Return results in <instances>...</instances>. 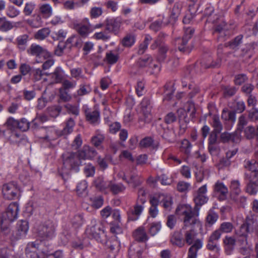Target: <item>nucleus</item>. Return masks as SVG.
<instances>
[{
  "mask_svg": "<svg viewBox=\"0 0 258 258\" xmlns=\"http://www.w3.org/2000/svg\"><path fill=\"white\" fill-rule=\"evenodd\" d=\"M207 186L204 184L193 193V200L195 204L194 209L187 204L178 206L176 210L177 214L180 216L184 224V226L195 224L198 221L197 217L199 215L201 207L207 203L209 198L207 196Z\"/></svg>",
  "mask_w": 258,
  "mask_h": 258,
  "instance_id": "obj_1",
  "label": "nucleus"
},
{
  "mask_svg": "<svg viewBox=\"0 0 258 258\" xmlns=\"http://www.w3.org/2000/svg\"><path fill=\"white\" fill-rule=\"evenodd\" d=\"M184 229V227H183L180 231L174 232L170 239L171 242L173 245H175L179 247L184 245V240L182 233Z\"/></svg>",
  "mask_w": 258,
  "mask_h": 258,
  "instance_id": "obj_19",
  "label": "nucleus"
},
{
  "mask_svg": "<svg viewBox=\"0 0 258 258\" xmlns=\"http://www.w3.org/2000/svg\"><path fill=\"white\" fill-rule=\"evenodd\" d=\"M202 241L199 240L195 244L191 245L188 250L187 258H197L198 251L202 247Z\"/></svg>",
  "mask_w": 258,
  "mask_h": 258,
  "instance_id": "obj_26",
  "label": "nucleus"
},
{
  "mask_svg": "<svg viewBox=\"0 0 258 258\" xmlns=\"http://www.w3.org/2000/svg\"><path fill=\"white\" fill-rule=\"evenodd\" d=\"M242 131L244 136L248 140L253 139L257 134L255 127L251 125L247 126Z\"/></svg>",
  "mask_w": 258,
  "mask_h": 258,
  "instance_id": "obj_36",
  "label": "nucleus"
},
{
  "mask_svg": "<svg viewBox=\"0 0 258 258\" xmlns=\"http://www.w3.org/2000/svg\"><path fill=\"white\" fill-rule=\"evenodd\" d=\"M12 22L8 21L6 17L0 18V30L3 32H7L13 28Z\"/></svg>",
  "mask_w": 258,
  "mask_h": 258,
  "instance_id": "obj_41",
  "label": "nucleus"
},
{
  "mask_svg": "<svg viewBox=\"0 0 258 258\" xmlns=\"http://www.w3.org/2000/svg\"><path fill=\"white\" fill-rule=\"evenodd\" d=\"M153 61L152 57L150 55H146L144 57L140 58L138 61V64L140 67L149 66L152 68L151 62Z\"/></svg>",
  "mask_w": 258,
  "mask_h": 258,
  "instance_id": "obj_52",
  "label": "nucleus"
},
{
  "mask_svg": "<svg viewBox=\"0 0 258 258\" xmlns=\"http://www.w3.org/2000/svg\"><path fill=\"white\" fill-rule=\"evenodd\" d=\"M120 27V22L116 19H110L106 21L105 30L108 32L117 34Z\"/></svg>",
  "mask_w": 258,
  "mask_h": 258,
  "instance_id": "obj_20",
  "label": "nucleus"
},
{
  "mask_svg": "<svg viewBox=\"0 0 258 258\" xmlns=\"http://www.w3.org/2000/svg\"><path fill=\"white\" fill-rule=\"evenodd\" d=\"M141 109L145 116L144 121L149 122L151 120V108L150 100L148 98H144L141 103Z\"/></svg>",
  "mask_w": 258,
  "mask_h": 258,
  "instance_id": "obj_14",
  "label": "nucleus"
},
{
  "mask_svg": "<svg viewBox=\"0 0 258 258\" xmlns=\"http://www.w3.org/2000/svg\"><path fill=\"white\" fill-rule=\"evenodd\" d=\"M184 36L181 39L178 38L176 41L178 44L179 50L185 53H189L191 51L192 47L187 45V42L192 36L195 30L190 27H184Z\"/></svg>",
  "mask_w": 258,
  "mask_h": 258,
  "instance_id": "obj_7",
  "label": "nucleus"
},
{
  "mask_svg": "<svg viewBox=\"0 0 258 258\" xmlns=\"http://www.w3.org/2000/svg\"><path fill=\"white\" fill-rule=\"evenodd\" d=\"M19 211L18 203L12 202L9 205L6 212L2 214L0 218L12 222L18 218Z\"/></svg>",
  "mask_w": 258,
  "mask_h": 258,
  "instance_id": "obj_10",
  "label": "nucleus"
},
{
  "mask_svg": "<svg viewBox=\"0 0 258 258\" xmlns=\"http://www.w3.org/2000/svg\"><path fill=\"white\" fill-rule=\"evenodd\" d=\"M161 199V203H162L163 207L167 210L170 211L171 209L172 204L171 198L170 196H166L164 194L160 195Z\"/></svg>",
  "mask_w": 258,
  "mask_h": 258,
  "instance_id": "obj_44",
  "label": "nucleus"
},
{
  "mask_svg": "<svg viewBox=\"0 0 258 258\" xmlns=\"http://www.w3.org/2000/svg\"><path fill=\"white\" fill-rule=\"evenodd\" d=\"M192 148V145L188 140L184 139L181 143V150L187 155H189Z\"/></svg>",
  "mask_w": 258,
  "mask_h": 258,
  "instance_id": "obj_55",
  "label": "nucleus"
},
{
  "mask_svg": "<svg viewBox=\"0 0 258 258\" xmlns=\"http://www.w3.org/2000/svg\"><path fill=\"white\" fill-rule=\"evenodd\" d=\"M222 91L225 97H230L236 94L237 89L234 86H224L222 87Z\"/></svg>",
  "mask_w": 258,
  "mask_h": 258,
  "instance_id": "obj_46",
  "label": "nucleus"
},
{
  "mask_svg": "<svg viewBox=\"0 0 258 258\" xmlns=\"http://www.w3.org/2000/svg\"><path fill=\"white\" fill-rule=\"evenodd\" d=\"M175 90L174 88V84L172 82L167 83L164 86V99L169 100L173 96V94Z\"/></svg>",
  "mask_w": 258,
  "mask_h": 258,
  "instance_id": "obj_30",
  "label": "nucleus"
},
{
  "mask_svg": "<svg viewBox=\"0 0 258 258\" xmlns=\"http://www.w3.org/2000/svg\"><path fill=\"white\" fill-rule=\"evenodd\" d=\"M39 12L44 19L50 17L53 13L52 7L48 4H42L39 6Z\"/></svg>",
  "mask_w": 258,
  "mask_h": 258,
  "instance_id": "obj_24",
  "label": "nucleus"
},
{
  "mask_svg": "<svg viewBox=\"0 0 258 258\" xmlns=\"http://www.w3.org/2000/svg\"><path fill=\"white\" fill-rule=\"evenodd\" d=\"M74 28L83 38L87 37L93 31L92 26L88 18L83 19L81 22L75 21L73 23Z\"/></svg>",
  "mask_w": 258,
  "mask_h": 258,
  "instance_id": "obj_9",
  "label": "nucleus"
},
{
  "mask_svg": "<svg viewBox=\"0 0 258 258\" xmlns=\"http://www.w3.org/2000/svg\"><path fill=\"white\" fill-rule=\"evenodd\" d=\"M214 190L219 194L222 200H224L228 194V188L224 183L220 181H217L214 186Z\"/></svg>",
  "mask_w": 258,
  "mask_h": 258,
  "instance_id": "obj_21",
  "label": "nucleus"
},
{
  "mask_svg": "<svg viewBox=\"0 0 258 258\" xmlns=\"http://www.w3.org/2000/svg\"><path fill=\"white\" fill-rule=\"evenodd\" d=\"M108 185V188L114 195L122 192L125 189V186L121 183H116L110 181Z\"/></svg>",
  "mask_w": 258,
  "mask_h": 258,
  "instance_id": "obj_29",
  "label": "nucleus"
},
{
  "mask_svg": "<svg viewBox=\"0 0 258 258\" xmlns=\"http://www.w3.org/2000/svg\"><path fill=\"white\" fill-rule=\"evenodd\" d=\"M50 33L49 28H43L39 30L35 34L34 38L38 40L45 39Z\"/></svg>",
  "mask_w": 258,
  "mask_h": 258,
  "instance_id": "obj_40",
  "label": "nucleus"
},
{
  "mask_svg": "<svg viewBox=\"0 0 258 258\" xmlns=\"http://www.w3.org/2000/svg\"><path fill=\"white\" fill-rule=\"evenodd\" d=\"M214 9L212 7H209L206 8L204 11V15L207 17V21L209 23H217L216 19H218L219 17L214 14Z\"/></svg>",
  "mask_w": 258,
  "mask_h": 258,
  "instance_id": "obj_31",
  "label": "nucleus"
},
{
  "mask_svg": "<svg viewBox=\"0 0 258 258\" xmlns=\"http://www.w3.org/2000/svg\"><path fill=\"white\" fill-rule=\"evenodd\" d=\"M241 237V239H240V241H242V243H244L245 242L247 246L245 247H242L240 249V252L241 254L243 255H248L250 254L251 251V245L248 244L247 243V235L245 234H242L241 235H240Z\"/></svg>",
  "mask_w": 258,
  "mask_h": 258,
  "instance_id": "obj_34",
  "label": "nucleus"
},
{
  "mask_svg": "<svg viewBox=\"0 0 258 258\" xmlns=\"http://www.w3.org/2000/svg\"><path fill=\"white\" fill-rule=\"evenodd\" d=\"M182 6L183 3L180 1L177 2L174 4L170 16V22H175L177 20V18L180 14Z\"/></svg>",
  "mask_w": 258,
  "mask_h": 258,
  "instance_id": "obj_22",
  "label": "nucleus"
},
{
  "mask_svg": "<svg viewBox=\"0 0 258 258\" xmlns=\"http://www.w3.org/2000/svg\"><path fill=\"white\" fill-rule=\"evenodd\" d=\"M105 137L103 134H97L91 139V143L96 148H101V144L104 140Z\"/></svg>",
  "mask_w": 258,
  "mask_h": 258,
  "instance_id": "obj_47",
  "label": "nucleus"
},
{
  "mask_svg": "<svg viewBox=\"0 0 258 258\" xmlns=\"http://www.w3.org/2000/svg\"><path fill=\"white\" fill-rule=\"evenodd\" d=\"M135 37L133 34H126L121 40V44L123 47H130L135 42Z\"/></svg>",
  "mask_w": 258,
  "mask_h": 258,
  "instance_id": "obj_35",
  "label": "nucleus"
},
{
  "mask_svg": "<svg viewBox=\"0 0 258 258\" xmlns=\"http://www.w3.org/2000/svg\"><path fill=\"white\" fill-rule=\"evenodd\" d=\"M207 247L209 250L213 251L215 253L216 256H218L219 255L220 249L218 246L217 242L208 240Z\"/></svg>",
  "mask_w": 258,
  "mask_h": 258,
  "instance_id": "obj_53",
  "label": "nucleus"
},
{
  "mask_svg": "<svg viewBox=\"0 0 258 258\" xmlns=\"http://www.w3.org/2000/svg\"><path fill=\"white\" fill-rule=\"evenodd\" d=\"M216 20L217 23H214L216 24L214 32L219 34L218 38L220 39L221 37L226 36L228 33L227 25L221 18H218V19Z\"/></svg>",
  "mask_w": 258,
  "mask_h": 258,
  "instance_id": "obj_18",
  "label": "nucleus"
},
{
  "mask_svg": "<svg viewBox=\"0 0 258 258\" xmlns=\"http://www.w3.org/2000/svg\"><path fill=\"white\" fill-rule=\"evenodd\" d=\"M64 50L68 51L66 45L63 42H59L54 50V53L57 56H59L62 55Z\"/></svg>",
  "mask_w": 258,
  "mask_h": 258,
  "instance_id": "obj_63",
  "label": "nucleus"
},
{
  "mask_svg": "<svg viewBox=\"0 0 258 258\" xmlns=\"http://www.w3.org/2000/svg\"><path fill=\"white\" fill-rule=\"evenodd\" d=\"M211 125L214 128L213 131L217 133H220L223 130V125L218 114H215L212 116Z\"/></svg>",
  "mask_w": 258,
  "mask_h": 258,
  "instance_id": "obj_32",
  "label": "nucleus"
},
{
  "mask_svg": "<svg viewBox=\"0 0 258 258\" xmlns=\"http://www.w3.org/2000/svg\"><path fill=\"white\" fill-rule=\"evenodd\" d=\"M218 218V214L213 210H210L207 217V222L209 224L215 223Z\"/></svg>",
  "mask_w": 258,
  "mask_h": 258,
  "instance_id": "obj_62",
  "label": "nucleus"
},
{
  "mask_svg": "<svg viewBox=\"0 0 258 258\" xmlns=\"http://www.w3.org/2000/svg\"><path fill=\"white\" fill-rule=\"evenodd\" d=\"M91 90L90 85L83 84L80 85L79 89L77 91V93L79 96H83L88 94L91 92Z\"/></svg>",
  "mask_w": 258,
  "mask_h": 258,
  "instance_id": "obj_54",
  "label": "nucleus"
},
{
  "mask_svg": "<svg viewBox=\"0 0 258 258\" xmlns=\"http://www.w3.org/2000/svg\"><path fill=\"white\" fill-rule=\"evenodd\" d=\"M28 54L35 56L37 62H42L47 58L51 56V53L41 46L32 44L27 50Z\"/></svg>",
  "mask_w": 258,
  "mask_h": 258,
  "instance_id": "obj_4",
  "label": "nucleus"
},
{
  "mask_svg": "<svg viewBox=\"0 0 258 258\" xmlns=\"http://www.w3.org/2000/svg\"><path fill=\"white\" fill-rule=\"evenodd\" d=\"M184 243H186L188 245L195 244L198 240L202 241L201 239L197 238V233L192 229L184 231Z\"/></svg>",
  "mask_w": 258,
  "mask_h": 258,
  "instance_id": "obj_15",
  "label": "nucleus"
},
{
  "mask_svg": "<svg viewBox=\"0 0 258 258\" xmlns=\"http://www.w3.org/2000/svg\"><path fill=\"white\" fill-rule=\"evenodd\" d=\"M2 192L4 198L9 200L18 199L21 196L20 188L15 182L4 184L3 186Z\"/></svg>",
  "mask_w": 258,
  "mask_h": 258,
  "instance_id": "obj_6",
  "label": "nucleus"
},
{
  "mask_svg": "<svg viewBox=\"0 0 258 258\" xmlns=\"http://www.w3.org/2000/svg\"><path fill=\"white\" fill-rule=\"evenodd\" d=\"M43 70L40 68L33 69L32 71V74L33 79L35 81H40L43 76H49V73H44Z\"/></svg>",
  "mask_w": 258,
  "mask_h": 258,
  "instance_id": "obj_50",
  "label": "nucleus"
},
{
  "mask_svg": "<svg viewBox=\"0 0 258 258\" xmlns=\"http://www.w3.org/2000/svg\"><path fill=\"white\" fill-rule=\"evenodd\" d=\"M158 131L162 137L168 141H171L174 138L175 134L173 130L167 126L161 124L158 127Z\"/></svg>",
  "mask_w": 258,
  "mask_h": 258,
  "instance_id": "obj_17",
  "label": "nucleus"
},
{
  "mask_svg": "<svg viewBox=\"0 0 258 258\" xmlns=\"http://www.w3.org/2000/svg\"><path fill=\"white\" fill-rule=\"evenodd\" d=\"M43 243L32 242L29 243L25 249L26 254L29 258H45L47 252L42 248Z\"/></svg>",
  "mask_w": 258,
  "mask_h": 258,
  "instance_id": "obj_5",
  "label": "nucleus"
},
{
  "mask_svg": "<svg viewBox=\"0 0 258 258\" xmlns=\"http://www.w3.org/2000/svg\"><path fill=\"white\" fill-rule=\"evenodd\" d=\"M110 181H105L103 178L99 177L94 181V184L96 188L101 191H103L108 188Z\"/></svg>",
  "mask_w": 258,
  "mask_h": 258,
  "instance_id": "obj_33",
  "label": "nucleus"
},
{
  "mask_svg": "<svg viewBox=\"0 0 258 258\" xmlns=\"http://www.w3.org/2000/svg\"><path fill=\"white\" fill-rule=\"evenodd\" d=\"M79 156L81 160L92 159L97 154L96 151L92 147L85 145L83 149L78 152Z\"/></svg>",
  "mask_w": 258,
  "mask_h": 258,
  "instance_id": "obj_16",
  "label": "nucleus"
},
{
  "mask_svg": "<svg viewBox=\"0 0 258 258\" xmlns=\"http://www.w3.org/2000/svg\"><path fill=\"white\" fill-rule=\"evenodd\" d=\"M234 229V226L233 223L230 222H222L218 229L221 233H229L232 231Z\"/></svg>",
  "mask_w": 258,
  "mask_h": 258,
  "instance_id": "obj_43",
  "label": "nucleus"
},
{
  "mask_svg": "<svg viewBox=\"0 0 258 258\" xmlns=\"http://www.w3.org/2000/svg\"><path fill=\"white\" fill-rule=\"evenodd\" d=\"M168 46L164 44L160 45L159 48V61H163L166 58V53L168 50Z\"/></svg>",
  "mask_w": 258,
  "mask_h": 258,
  "instance_id": "obj_59",
  "label": "nucleus"
},
{
  "mask_svg": "<svg viewBox=\"0 0 258 258\" xmlns=\"http://www.w3.org/2000/svg\"><path fill=\"white\" fill-rule=\"evenodd\" d=\"M86 118L90 123L96 125L100 122V111L97 108H89L87 105L83 107Z\"/></svg>",
  "mask_w": 258,
  "mask_h": 258,
  "instance_id": "obj_12",
  "label": "nucleus"
},
{
  "mask_svg": "<svg viewBox=\"0 0 258 258\" xmlns=\"http://www.w3.org/2000/svg\"><path fill=\"white\" fill-rule=\"evenodd\" d=\"M29 125V122L26 118H22L20 120H18L17 128L23 132H25L28 130Z\"/></svg>",
  "mask_w": 258,
  "mask_h": 258,
  "instance_id": "obj_60",
  "label": "nucleus"
},
{
  "mask_svg": "<svg viewBox=\"0 0 258 258\" xmlns=\"http://www.w3.org/2000/svg\"><path fill=\"white\" fill-rule=\"evenodd\" d=\"M152 40V38L150 35H146L144 41L140 44L139 47V49L138 50V53L139 55L143 54L146 51V50L148 48V45L150 42Z\"/></svg>",
  "mask_w": 258,
  "mask_h": 258,
  "instance_id": "obj_37",
  "label": "nucleus"
},
{
  "mask_svg": "<svg viewBox=\"0 0 258 258\" xmlns=\"http://www.w3.org/2000/svg\"><path fill=\"white\" fill-rule=\"evenodd\" d=\"M63 168L68 170L74 169L78 171L79 166L82 164L81 159L78 153H68L63 155Z\"/></svg>",
  "mask_w": 258,
  "mask_h": 258,
  "instance_id": "obj_3",
  "label": "nucleus"
},
{
  "mask_svg": "<svg viewBox=\"0 0 258 258\" xmlns=\"http://www.w3.org/2000/svg\"><path fill=\"white\" fill-rule=\"evenodd\" d=\"M221 117L225 120L234 122L236 120V114L233 111H229L227 109H224L222 111Z\"/></svg>",
  "mask_w": 258,
  "mask_h": 258,
  "instance_id": "obj_42",
  "label": "nucleus"
},
{
  "mask_svg": "<svg viewBox=\"0 0 258 258\" xmlns=\"http://www.w3.org/2000/svg\"><path fill=\"white\" fill-rule=\"evenodd\" d=\"M254 221L250 218H247L245 222L241 226V229L244 230L247 233L252 232L254 229L253 224Z\"/></svg>",
  "mask_w": 258,
  "mask_h": 258,
  "instance_id": "obj_45",
  "label": "nucleus"
},
{
  "mask_svg": "<svg viewBox=\"0 0 258 258\" xmlns=\"http://www.w3.org/2000/svg\"><path fill=\"white\" fill-rule=\"evenodd\" d=\"M71 74L72 77L77 80H79L80 78L87 79V78L82 75V69L80 68H73L71 69Z\"/></svg>",
  "mask_w": 258,
  "mask_h": 258,
  "instance_id": "obj_58",
  "label": "nucleus"
},
{
  "mask_svg": "<svg viewBox=\"0 0 258 258\" xmlns=\"http://www.w3.org/2000/svg\"><path fill=\"white\" fill-rule=\"evenodd\" d=\"M146 191L144 187L140 188L138 190V198L134 208L130 209L127 212L128 221H135L137 220L145 206L146 202Z\"/></svg>",
  "mask_w": 258,
  "mask_h": 258,
  "instance_id": "obj_2",
  "label": "nucleus"
},
{
  "mask_svg": "<svg viewBox=\"0 0 258 258\" xmlns=\"http://www.w3.org/2000/svg\"><path fill=\"white\" fill-rule=\"evenodd\" d=\"M133 236L136 240L139 242H145L148 239L146 231L142 227L135 230L133 233Z\"/></svg>",
  "mask_w": 258,
  "mask_h": 258,
  "instance_id": "obj_25",
  "label": "nucleus"
},
{
  "mask_svg": "<svg viewBox=\"0 0 258 258\" xmlns=\"http://www.w3.org/2000/svg\"><path fill=\"white\" fill-rule=\"evenodd\" d=\"M87 182L85 180H82L79 182L76 188L77 194L80 197H84L87 195Z\"/></svg>",
  "mask_w": 258,
  "mask_h": 258,
  "instance_id": "obj_39",
  "label": "nucleus"
},
{
  "mask_svg": "<svg viewBox=\"0 0 258 258\" xmlns=\"http://www.w3.org/2000/svg\"><path fill=\"white\" fill-rule=\"evenodd\" d=\"M223 243L225 246L226 253L228 254H230L235 245V239L233 237L226 236L223 239Z\"/></svg>",
  "mask_w": 258,
  "mask_h": 258,
  "instance_id": "obj_28",
  "label": "nucleus"
},
{
  "mask_svg": "<svg viewBox=\"0 0 258 258\" xmlns=\"http://www.w3.org/2000/svg\"><path fill=\"white\" fill-rule=\"evenodd\" d=\"M75 125V122L73 118H69L65 123V126L63 130L59 132V136H67L72 133Z\"/></svg>",
  "mask_w": 258,
  "mask_h": 258,
  "instance_id": "obj_23",
  "label": "nucleus"
},
{
  "mask_svg": "<svg viewBox=\"0 0 258 258\" xmlns=\"http://www.w3.org/2000/svg\"><path fill=\"white\" fill-rule=\"evenodd\" d=\"M244 166L245 168L251 171L252 174L257 170L258 162L254 160H245Z\"/></svg>",
  "mask_w": 258,
  "mask_h": 258,
  "instance_id": "obj_49",
  "label": "nucleus"
},
{
  "mask_svg": "<svg viewBox=\"0 0 258 258\" xmlns=\"http://www.w3.org/2000/svg\"><path fill=\"white\" fill-rule=\"evenodd\" d=\"M92 225L88 227L86 232L90 238H94L97 241H101V238L104 235V227L102 224L97 222L96 220H92Z\"/></svg>",
  "mask_w": 258,
  "mask_h": 258,
  "instance_id": "obj_8",
  "label": "nucleus"
},
{
  "mask_svg": "<svg viewBox=\"0 0 258 258\" xmlns=\"http://www.w3.org/2000/svg\"><path fill=\"white\" fill-rule=\"evenodd\" d=\"M20 11L13 6H9L7 8L6 14L10 18H15L18 16Z\"/></svg>",
  "mask_w": 258,
  "mask_h": 258,
  "instance_id": "obj_61",
  "label": "nucleus"
},
{
  "mask_svg": "<svg viewBox=\"0 0 258 258\" xmlns=\"http://www.w3.org/2000/svg\"><path fill=\"white\" fill-rule=\"evenodd\" d=\"M176 120V115L172 112L168 113L164 117V121L167 124L172 123L175 122Z\"/></svg>",
  "mask_w": 258,
  "mask_h": 258,
  "instance_id": "obj_64",
  "label": "nucleus"
},
{
  "mask_svg": "<svg viewBox=\"0 0 258 258\" xmlns=\"http://www.w3.org/2000/svg\"><path fill=\"white\" fill-rule=\"evenodd\" d=\"M93 38L96 40H102L106 41L110 38V36L105 30V31L95 33L93 35Z\"/></svg>",
  "mask_w": 258,
  "mask_h": 258,
  "instance_id": "obj_57",
  "label": "nucleus"
},
{
  "mask_svg": "<svg viewBox=\"0 0 258 258\" xmlns=\"http://www.w3.org/2000/svg\"><path fill=\"white\" fill-rule=\"evenodd\" d=\"M242 36L238 35L232 40L225 43L224 46L229 47L230 49H235L238 48L239 45L242 43Z\"/></svg>",
  "mask_w": 258,
  "mask_h": 258,
  "instance_id": "obj_38",
  "label": "nucleus"
},
{
  "mask_svg": "<svg viewBox=\"0 0 258 258\" xmlns=\"http://www.w3.org/2000/svg\"><path fill=\"white\" fill-rule=\"evenodd\" d=\"M55 226L51 221H47L38 228V235L44 239H51L54 235Z\"/></svg>",
  "mask_w": 258,
  "mask_h": 258,
  "instance_id": "obj_11",
  "label": "nucleus"
},
{
  "mask_svg": "<svg viewBox=\"0 0 258 258\" xmlns=\"http://www.w3.org/2000/svg\"><path fill=\"white\" fill-rule=\"evenodd\" d=\"M146 248L145 244L137 243L132 245L128 249L130 258H142V255Z\"/></svg>",
  "mask_w": 258,
  "mask_h": 258,
  "instance_id": "obj_13",
  "label": "nucleus"
},
{
  "mask_svg": "<svg viewBox=\"0 0 258 258\" xmlns=\"http://www.w3.org/2000/svg\"><path fill=\"white\" fill-rule=\"evenodd\" d=\"M161 225L160 222L152 223L149 228V232L152 236L156 235L161 229Z\"/></svg>",
  "mask_w": 258,
  "mask_h": 258,
  "instance_id": "obj_56",
  "label": "nucleus"
},
{
  "mask_svg": "<svg viewBox=\"0 0 258 258\" xmlns=\"http://www.w3.org/2000/svg\"><path fill=\"white\" fill-rule=\"evenodd\" d=\"M248 124V118L245 114L240 115L238 119L237 130L242 132Z\"/></svg>",
  "mask_w": 258,
  "mask_h": 258,
  "instance_id": "obj_51",
  "label": "nucleus"
},
{
  "mask_svg": "<svg viewBox=\"0 0 258 258\" xmlns=\"http://www.w3.org/2000/svg\"><path fill=\"white\" fill-rule=\"evenodd\" d=\"M64 75L63 71L59 67L56 68L52 73L49 74V76H51V79L56 83H60L62 81Z\"/></svg>",
  "mask_w": 258,
  "mask_h": 258,
  "instance_id": "obj_27",
  "label": "nucleus"
},
{
  "mask_svg": "<svg viewBox=\"0 0 258 258\" xmlns=\"http://www.w3.org/2000/svg\"><path fill=\"white\" fill-rule=\"evenodd\" d=\"M17 228L20 236L25 235L29 229L28 223L26 221H21L17 224Z\"/></svg>",
  "mask_w": 258,
  "mask_h": 258,
  "instance_id": "obj_48",
  "label": "nucleus"
}]
</instances>
